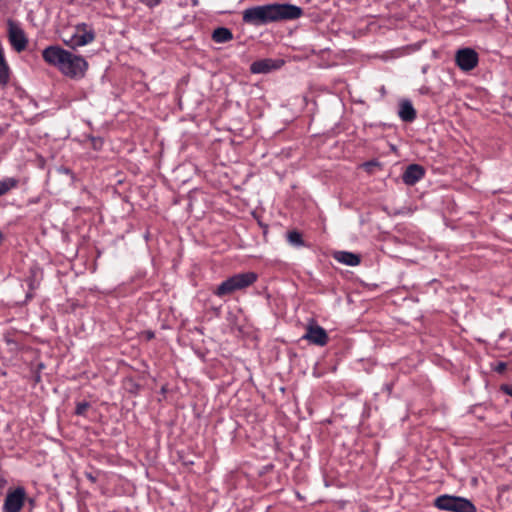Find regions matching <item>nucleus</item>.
I'll return each mask as SVG.
<instances>
[{"label":"nucleus","instance_id":"1","mask_svg":"<svg viewBox=\"0 0 512 512\" xmlns=\"http://www.w3.org/2000/svg\"><path fill=\"white\" fill-rule=\"evenodd\" d=\"M302 9L292 4H268L254 6L243 11V21L247 24L260 26L270 22L297 19Z\"/></svg>","mask_w":512,"mask_h":512},{"label":"nucleus","instance_id":"2","mask_svg":"<svg viewBox=\"0 0 512 512\" xmlns=\"http://www.w3.org/2000/svg\"><path fill=\"white\" fill-rule=\"evenodd\" d=\"M43 59L59 69L65 76L73 79L82 78L88 68L86 60L59 46H49L42 52Z\"/></svg>","mask_w":512,"mask_h":512},{"label":"nucleus","instance_id":"3","mask_svg":"<svg viewBox=\"0 0 512 512\" xmlns=\"http://www.w3.org/2000/svg\"><path fill=\"white\" fill-rule=\"evenodd\" d=\"M256 280L257 274L254 272L235 274L223 281L214 291V294L219 297L230 295L235 291L243 290L251 286Z\"/></svg>","mask_w":512,"mask_h":512},{"label":"nucleus","instance_id":"4","mask_svg":"<svg viewBox=\"0 0 512 512\" xmlns=\"http://www.w3.org/2000/svg\"><path fill=\"white\" fill-rule=\"evenodd\" d=\"M433 505L439 510L448 512H476V507L470 500L448 494L435 498Z\"/></svg>","mask_w":512,"mask_h":512},{"label":"nucleus","instance_id":"5","mask_svg":"<svg viewBox=\"0 0 512 512\" xmlns=\"http://www.w3.org/2000/svg\"><path fill=\"white\" fill-rule=\"evenodd\" d=\"M26 501L27 493L23 486L9 489L3 502L2 512H21Z\"/></svg>","mask_w":512,"mask_h":512},{"label":"nucleus","instance_id":"6","mask_svg":"<svg viewBox=\"0 0 512 512\" xmlns=\"http://www.w3.org/2000/svg\"><path fill=\"white\" fill-rule=\"evenodd\" d=\"M95 38L94 32L92 29H88L86 24L78 25L73 34L67 35L63 38V42L75 49L77 47H81L91 43Z\"/></svg>","mask_w":512,"mask_h":512},{"label":"nucleus","instance_id":"7","mask_svg":"<svg viewBox=\"0 0 512 512\" xmlns=\"http://www.w3.org/2000/svg\"><path fill=\"white\" fill-rule=\"evenodd\" d=\"M8 39L11 46L17 51L21 52L26 49L28 39L20 27V25L12 20H8Z\"/></svg>","mask_w":512,"mask_h":512},{"label":"nucleus","instance_id":"8","mask_svg":"<svg viewBox=\"0 0 512 512\" xmlns=\"http://www.w3.org/2000/svg\"><path fill=\"white\" fill-rule=\"evenodd\" d=\"M455 60L463 71H470L478 64V54L471 48H462L456 52Z\"/></svg>","mask_w":512,"mask_h":512},{"label":"nucleus","instance_id":"9","mask_svg":"<svg viewBox=\"0 0 512 512\" xmlns=\"http://www.w3.org/2000/svg\"><path fill=\"white\" fill-rule=\"evenodd\" d=\"M304 338L319 346H324L328 341L326 331L319 325L315 324L314 321H311V323L308 324Z\"/></svg>","mask_w":512,"mask_h":512},{"label":"nucleus","instance_id":"10","mask_svg":"<svg viewBox=\"0 0 512 512\" xmlns=\"http://www.w3.org/2000/svg\"><path fill=\"white\" fill-rule=\"evenodd\" d=\"M425 174V170L418 164L409 165L402 175V180L407 185H414Z\"/></svg>","mask_w":512,"mask_h":512},{"label":"nucleus","instance_id":"11","mask_svg":"<svg viewBox=\"0 0 512 512\" xmlns=\"http://www.w3.org/2000/svg\"><path fill=\"white\" fill-rule=\"evenodd\" d=\"M278 67H279V65H276L274 60L262 59V60L253 62L250 66V71L254 74L268 73Z\"/></svg>","mask_w":512,"mask_h":512},{"label":"nucleus","instance_id":"12","mask_svg":"<svg viewBox=\"0 0 512 512\" xmlns=\"http://www.w3.org/2000/svg\"><path fill=\"white\" fill-rule=\"evenodd\" d=\"M334 258L343 264L349 266H357L360 263V256L352 252L338 251L334 254Z\"/></svg>","mask_w":512,"mask_h":512},{"label":"nucleus","instance_id":"13","mask_svg":"<svg viewBox=\"0 0 512 512\" xmlns=\"http://www.w3.org/2000/svg\"><path fill=\"white\" fill-rule=\"evenodd\" d=\"M399 116L406 122H411L416 118V111L410 101H403L401 103Z\"/></svg>","mask_w":512,"mask_h":512},{"label":"nucleus","instance_id":"14","mask_svg":"<svg viewBox=\"0 0 512 512\" xmlns=\"http://www.w3.org/2000/svg\"><path fill=\"white\" fill-rule=\"evenodd\" d=\"M233 38L232 32L225 27H219L213 31L212 39L217 43H225Z\"/></svg>","mask_w":512,"mask_h":512},{"label":"nucleus","instance_id":"15","mask_svg":"<svg viewBox=\"0 0 512 512\" xmlns=\"http://www.w3.org/2000/svg\"><path fill=\"white\" fill-rule=\"evenodd\" d=\"M288 242L293 246H303L302 235L297 231H290L287 234Z\"/></svg>","mask_w":512,"mask_h":512},{"label":"nucleus","instance_id":"16","mask_svg":"<svg viewBox=\"0 0 512 512\" xmlns=\"http://www.w3.org/2000/svg\"><path fill=\"white\" fill-rule=\"evenodd\" d=\"M16 180L14 179H6L4 181H0V196L7 193L11 188L16 186Z\"/></svg>","mask_w":512,"mask_h":512},{"label":"nucleus","instance_id":"17","mask_svg":"<svg viewBox=\"0 0 512 512\" xmlns=\"http://www.w3.org/2000/svg\"><path fill=\"white\" fill-rule=\"evenodd\" d=\"M90 407L89 403L87 402H81L76 407V414L81 415L88 411V408Z\"/></svg>","mask_w":512,"mask_h":512},{"label":"nucleus","instance_id":"18","mask_svg":"<svg viewBox=\"0 0 512 512\" xmlns=\"http://www.w3.org/2000/svg\"><path fill=\"white\" fill-rule=\"evenodd\" d=\"M141 1L149 7L157 6L161 2V0H141Z\"/></svg>","mask_w":512,"mask_h":512},{"label":"nucleus","instance_id":"19","mask_svg":"<svg viewBox=\"0 0 512 512\" xmlns=\"http://www.w3.org/2000/svg\"><path fill=\"white\" fill-rule=\"evenodd\" d=\"M505 369H506V363H504V362H500V363H498V365L496 366V369H495V370H496L497 372H499V373H502V372H504V371H505Z\"/></svg>","mask_w":512,"mask_h":512},{"label":"nucleus","instance_id":"20","mask_svg":"<svg viewBox=\"0 0 512 512\" xmlns=\"http://www.w3.org/2000/svg\"><path fill=\"white\" fill-rule=\"evenodd\" d=\"M506 394L512 396V385H504L501 388Z\"/></svg>","mask_w":512,"mask_h":512},{"label":"nucleus","instance_id":"21","mask_svg":"<svg viewBox=\"0 0 512 512\" xmlns=\"http://www.w3.org/2000/svg\"><path fill=\"white\" fill-rule=\"evenodd\" d=\"M85 476L92 483H95L97 481V478L92 473H85Z\"/></svg>","mask_w":512,"mask_h":512},{"label":"nucleus","instance_id":"22","mask_svg":"<svg viewBox=\"0 0 512 512\" xmlns=\"http://www.w3.org/2000/svg\"><path fill=\"white\" fill-rule=\"evenodd\" d=\"M374 165H377V164H376V163H373V162H369V163H366V164H365V166H366L367 168H372V166H374Z\"/></svg>","mask_w":512,"mask_h":512},{"label":"nucleus","instance_id":"23","mask_svg":"<svg viewBox=\"0 0 512 512\" xmlns=\"http://www.w3.org/2000/svg\"><path fill=\"white\" fill-rule=\"evenodd\" d=\"M27 500L29 501L30 504H33L34 503V500L33 499H28Z\"/></svg>","mask_w":512,"mask_h":512},{"label":"nucleus","instance_id":"24","mask_svg":"<svg viewBox=\"0 0 512 512\" xmlns=\"http://www.w3.org/2000/svg\"><path fill=\"white\" fill-rule=\"evenodd\" d=\"M198 4V0H193V5H197Z\"/></svg>","mask_w":512,"mask_h":512},{"label":"nucleus","instance_id":"25","mask_svg":"<svg viewBox=\"0 0 512 512\" xmlns=\"http://www.w3.org/2000/svg\"><path fill=\"white\" fill-rule=\"evenodd\" d=\"M148 337H149V338H152V337H153V334H152V333H148Z\"/></svg>","mask_w":512,"mask_h":512}]
</instances>
